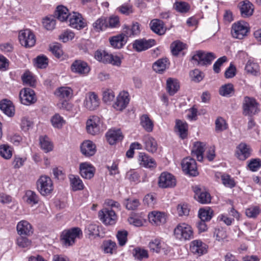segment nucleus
Listing matches in <instances>:
<instances>
[{
	"instance_id": "44",
	"label": "nucleus",
	"mask_w": 261,
	"mask_h": 261,
	"mask_svg": "<svg viewBox=\"0 0 261 261\" xmlns=\"http://www.w3.org/2000/svg\"><path fill=\"white\" fill-rule=\"evenodd\" d=\"M214 212L210 207L200 208L199 210L198 215L200 220L205 221H210L213 216Z\"/></svg>"
},
{
	"instance_id": "56",
	"label": "nucleus",
	"mask_w": 261,
	"mask_h": 261,
	"mask_svg": "<svg viewBox=\"0 0 261 261\" xmlns=\"http://www.w3.org/2000/svg\"><path fill=\"white\" fill-rule=\"evenodd\" d=\"M245 70L248 73L256 75L259 71V67L257 64L248 61L246 65Z\"/></svg>"
},
{
	"instance_id": "37",
	"label": "nucleus",
	"mask_w": 261,
	"mask_h": 261,
	"mask_svg": "<svg viewBox=\"0 0 261 261\" xmlns=\"http://www.w3.org/2000/svg\"><path fill=\"white\" fill-rule=\"evenodd\" d=\"M70 186L74 191H80L84 189V185L78 176L71 174L69 176Z\"/></svg>"
},
{
	"instance_id": "57",
	"label": "nucleus",
	"mask_w": 261,
	"mask_h": 261,
	"mask_svg": "<svg viewBox=\"0 0 261 261\" xmlns=\"http://www.w3.org/2000/svg\"><path fill=\"white\" fill-rule=\"evenodd\" d=\"M115 97V93L112 89H107L103 90L102 92V100L104 102H111L114 99Z\"/></svg>"
},
{
	"instance_id": "27",
	"label": "nucleus",
	"mask_w": 261,
	"mask_h": 261,
	"mask_svg": "<svg viewBox=\"0 0 261 261\" xmlns=\"http://www.w3.org/2000/svg\"><path fill=\"white\" fill-rule=\"evenodd\" d=\"M18 234L20 236H30L33 233V229L31 224L26 220L19 222L16 227Z\"/></svg>"
},
{
	"instance_id": "4",
	"label": "nucleus",
	"mask_w": 261,
	"mask_h": 261,
	"mask_svg": "<svg viewBox=\"0 0 261 261\" xmlns=\"http://www.w3.org/2000/svg\"><path fill=\"white\" fill-rule=\"evenodd\" d=\"M82 236V231L79 227H73L65 230L62 232L61 237L63 243L66 246L72 245L75 243V240Z\"/></svg>"
},
{
	"instance_id": "10",
	"label": "nucleus",
	"mask_w": 261,
	"mask_h": 261,
	"mask_svg": "<svg viewBox=\"0 0 261 261\" xmlns=\"http://www.w3.org/2000/svg\"><path fill=\"white\" fill-rule=\"evenodd\" d=\"M70 70L74 73L81 76H86L90 72V68L86 62L76 60L71 64Z\"/></svg>"
},
{
	"instance_id": "50",
	"label": "nucleus",
	"mask_w": 261,
	"mask_h": 261,
	"mask_svg": "<svg viewBox=\"0 0 261 261\" xmlns=\"http://www.w3.org/2000/svg\"><path fill=\"white\" fill-rule=\"evenodd\" d=\"M186 45L179 41H175L171 44L172 53L174 56L178 55L179 53L184 49Z\"/></svg>"
},
{
	"instance_id": "23",
	"label": "nucleus",
	"mask_w": 261,
	"mask_h": 261,
	"mask_svg": "<svg viewBox=\"0 0 261 261\" xmlns=\"http://www.w3.org/2000/svg\"><path fill=\"white\" fill-rule=\"evenodd\" d=\"M149 247L151 251L156 253H160L163 251L165 253H167L169 251L167 245L159 239H155L151 241L149 244Z\"/></svg>"
},
{
	"instance_id": "58",
	"label": "nucleus",
	"mask_w": 261,
	"mask_h": 261,
	"mask_svg": "<svg viewBox=\"0 0 261 261\" xmlns=\"http://www.w3.org/2000/svg\"><path fill=\"white\" fill-rule=\"evenodd\" d=\"M126 208L129 210H136L140 204L138 199L128 198L124 202Z\"/></svg>"
},
{
	"instance_id": "34",
	"label": "nucleus",
	"mask_w": 261,
	"mask_h": 261,
	"mask_svg": "<svg viewBox=\"0 0 261 261\" xmlns=\"http://www.w3.org/2000/svg\"><path fill=\"white\" fill-rule=\"evenodd\" d=\"M55 94L61 100L69 99L72 97L73 91L69 87H62L58 88Z\"/></svg>"
},
{
	"instance_id": "48",
	"label": "nucleus",
	"mask_w": 261,
	"mask_h": 261,
	"mask_svg": "<svg viewBox=\"0 0 261 261\" xmlns=\"http://www.w3.org/2000/svg\"><path fill=\"white\" fill-rule=\"evenodd\" d=\"M40 144L41 148L45 152H48L53 150V145L49 138L46 136L40 138Z\"/></svg>"
},
{
	"instance_id": "7",
	"label": "nucleus",
	"mask_w": 261,
	"mask_h": 261,
	"mask_svg": "<svg viewBox=\"0 0 261 261\" xmlns=\"http://www.w3.org/2000/svg\"><path fill=\"white\" fill-rule=\"evenodd\" d=\"M18 38L21 45L26 48L33 47L36 43L35 36L29 29L20 31L19 33Z\"/></svg>"
},
{
	"instance_id": "19",
	"label": "nucleus",
	"mask_w": 261,
	"mask_h": 261,
	"mask_svg": "<svg viewBox=\"0 0 261 261\" xmlns=\"http://www.w3.org/2000/svg\"><path fill=\"white\" fill-rule=\"evenodd\" d=\"M194 198L199 202L202 204H207L211 202V196L205 189L195 186L194 188Z\"/></svg>"
},
{
	"instance_id": "9",
	"label": "nucleus",
	"mask_w": 261,
	"mask_h": 261,
	"mask_svg": "<svg viewBox=\"0 0 261 261\" xmlns=\"http://www.w3.org/2000/svg\"><path fill=\"white\" fill-rule=\"evenodd\" d=\"M249 31L248 24L244 21L234 23L231 27V33L233 37L242 39Z\"/></svg>"
},
{
	"instance_id": "36",
	"label": "nucleus",
	"mask_w": 261,
	"mask_h": 261,
	"mask_svg": "<svg viewBox=\"0 0 261 261\" xmlns=\"http://www.w3.org/2000/svg\"><path fill=\"white\" fill-rule=\"evenodd\" d=\"M169 65V62L167 58H162L158 60L153 64L152 68L158 73H162Z\"/></svg>"
},
{
	"instance_id": "14",
	"label": "nucleus",
	"mask_w": 261,
	"mask_h": 261,
	"mask_svg": "<svg viewBox=\"0 0 261 261\" xmlns=\"http://www.w3.org/2000/svg\"><path fill=\"white\" fill-rule=\"evenodd\" d=\"M176 181L174 176L166 172L162 173L158 180L159 186L162 188H172L176 185Z\"/></svg>"
},
{
	"instance_id": "60",
	"label": "nucleus",
	"mask_w": 261,
	"mask_h": 261,
	"mask_svg": "<svg viewBox=\"0 0 261 261\" xmlns=\"http://www.w3.org/2000/svg\"><path fill=\"white\" fill-rule=\"evenodd\" d=\"M128 232L126 230H119L117 232L116 237L118 241L119 245L123 246L125 245L127 241Z\"/></svg>"
},
{
	"instance_id": "43",
	"label": "nucleus",
	"mask_w": 261,
	"mask_h": 261,
	"mask_svg": "<svg viewBox=\"0 0 261 261\" xmlns=\"http://www.w3.org/2000/svg\"><path fill=\"white\" fill-rule=\"evenodd\" d=\"M177 133L179 137L184 139L186 138L188 135V124L181 120H176V125Z\"/></svg>"
},
{
	"instance_id": "52",
	"label": "nucleus",
	"mask_w": 261,
	"mask_h": 261,
	"mask_svg": "<svg viewBox=\"0 0 261 261\" xmlns=\"http://www.w3.org/2000/svg\"><path fill=\"white\" fill-rule=\"evenodd\" d=\"M133 255L135 258L141 260L144 258H148V251L143 248L137 247L133 250Z\"/></svg>"
},
{
	"instance_id": "20",
	"label": "nucleus",
	"mask_w": 261,
	"mask_h": 261,
	"mask_svg": "<svg viewBox=\"0 0 261 261\" xmlns=\"http://www.w3.org/2000/svg\"><path fill=\"white\" fill-rule=\"evenodd\" d=\"M80 171L82 177L90 179L94 176L95 169L90 163L84 162L80 164Z\"/></svg>"
},
{
	"instance_id": "6",
	"label": "nucleus",
	"mask_w": 261,
	"mask_h": 261,
	"mask_svg": "<svg viewBox=\"0 0 261 261\" xmlns=\"http://www.w3.org/2000/svg\"><path fill=\"white\" fill-rule=\"evenodd\" d=\"M216 57L212 53H205L202 51H197L192 58L193 63L198 65H206L211 64Z\"/></svg>"
},
{
	"instance_id": "21",
	"label": "nucleus",
	"mask_w": 261,
	"mask_h": 261,
	"mask_svg": "<svg viewBox=\"0 0 261 261\" xmlns=\"http://www.w3.org/2000/svg\"><path fill=\"white\" fill-rule=\"evenodd\" d=\"M154 39L146 40L145 39L136 40L133 43V48L137 51L146 50L155 45Z\"/></svg>"
},
{
	"instance_id": "30",
	"label": "nucleus",
	"mask_w": 261,
	"mask_h": 261,
	"mask_svg": "<svg viewBox=\"0 0 261 261\" xmlns=\"http://www.w3.org/2000/svg\"><path fill=\"white\" fill-rule=\"evenodd\" d=\"M151 30L155 33L162 35L165 33L166 29L164 27L163 21L158 19H154L150 23Z\"/></svg>"
},
{
	"instance_id": "47",
	"label": "nucleus",
	"mask_w": 261,
	"mask_h": 261,
	"mask_svg": "<svg viewBox=\"0 0 261 261\" xmlns=\"http://www.w3.org/2000/svg\"><path fill=\"white\" fill-rule=\"evenodd\" d=\"M13 149L7 144L0 145V155L5 159L9 160L12 156Z\"/></svg>"
},
{
	"instance_id": "5",
	"label": "nucleus",
	"mask_w": 261,
	"mask_h": 261,
	"mask_svg": "<svg viewBox=\"0 0 261 261\" xmlns=\"http://www.w3.org/2000/svg\"><path fill=\"white\" fill-rule=\"evenodd\" d=\"M87 132L92 135H95L103 130L102 122L101 119L96 116L89 117L86 122Z\"/></svg>"
},
{
	"instance_id": "59",
	"label": "nucleus",
	"mask_w": 261,
	"mask_h": 261,
	"mask_svg": "<svg viewBox=\"0 0 261 261\" xmlns=\"http://www.w3.org/2000/svg\"><path fill=\"white\" fill-rule=\"evenodd\" d=\"M156 198L155 195L153 193L147 194L143 199L144 204L149 207H153L156 203Z\"/></svg>"
},
{
	"instance_id": "64",
	"label": "nucleus",
	"mask_w": 261,
	"mask_h": 261,
	"mask_svg": "<svg viewBox=\"0 0 261 261\" xmlns=\"http://www.w3.org/2000/svg\"><path fill=\"white\" fill-rule=\"evenodd\" d=\"M233 91V86L231 84L222 86L219 90V94L223 96H227Z\"/></svg>"
},
{
	"instance_id": "42",
	"label": "nucleus",
	"mask_w": 261,
	"mask_h": 261,
	"mask_svg": "<svg viewBox=\"0 0 261 261\" xmlns=\"http://www.w3.org/2000/svg\"><path fill=\"white\" fill-rule=\"evenodd\" d=\"M94 30L97 32H100L108 28L107 19L105 17H101L98 18L92 24Z\"/></svg>"
},
{
	"instance_id": "41",
	"label": "nucleus",
	"mask_w": 261,
	"mask_h": 261,
	"mask_svg": "<svg viewBox=\"0 0 261 261\" xmlns=\"http://www.w3.org/2000/svg\"><path fill=\"white\" fill-rule=\"evenodd\" d=\"M56 15L58 20L63 22L67 21L70 13H69V10L66 7L63 6H59L57 8Z\"/></svg>"
},
{
	"instance_id": "61",
	"label": "nucleus",
	"mask_w": 261,
	"mask_h": 261,
	"mask_svg": "<svg viewBox=\"0 0 261 261\" xmlns=\"http://www.w3.org/2000/svg\"><path fill=\"white\" fill-rule=\"evenodd\" d=\"M248 167L253 172L257 171L261 167L260 159L258 158L251 159L248 162Z\"/></svg>"
},
{
	"instance_id": "29",
	"label": "nucleus",
	"mask_w": 261,
	"mask_h": 261,
	"mask_svg": "<svg viewBox=\"0 0 261 261\" xmlns=\"http://www.w3.org/2000/svg\"><path fill=\"white\" fill-rule=\"evenodd\" d=\"M241 14L243 17H248L251 16L254 11V7L249 1H244L240 4Z\"/></svg>"
},
{
	"instance_id": "49",
	"label": "nucleus",
	"mask_w": 261,
	"mask_h": 261,
	"mask_svg": "<svg viewBox=\"0 0 261 261\" xmlns=\"http://www.w3.org/2000/svg\"><path fill=\"white\" fill-rule=\"evenodd\" d=\"M173 8L178 12L186 13L190 9V5L186 2L176 1L173 5Z\"/></svg>"
},
{
	"instance_id": "51",
	"label": "nucleus",
	"mask_w": 261,
	"mask_h": 261,
	"mask_svg": "<svg viewBox=\"0 0 261 261\" xmlns=\"http://www.w3.org/2000/svg\"><path fill=\"white\" fill-rule=\"evenodd\" d=\"M261 213V208L258 206H252L246 210V215L250 218H255Z\"/></svg>"
},
{
	"instance_id": "2",
	"label": "nucleus",
	"mask_w": 261,
	"mask_h": 261,
	"mask_svg": "<svg viewBox=\"0 0 261 261\" xmlns=\"http://www.w3.org/2000/svg\"><path fill=\"white\" fill-rule=\"evenodd\" d=\"M38 191L43 196L50 194L54 190V186L51 178L46 175H42L36 181Z\"/></svg>"
},
{
	"instance_id": "12",
	"label": "nucleus",
	"mask_w": 261,
	"mask_h": 261,
	"mask_svg": "<svg viewBox=\"0 0 261 261\" xmlns=\"http://www.w3.org/2000/svg\"><path fill=\"white\" fill-rule=\"evenodd\" d=\"M243 108L244 115H253L258 111V103L254 98L246 96L244 99Z\"/></svg>"
},
{
	"instance_id": "16",
	"label": "nucleus",
	"mask_w": 261,
	"mask_h": 261,
	"mask_svg": "<svg viewBox=\"0 0 261 261\" xmlns=\"http://www.w3.org/2000/svg\"><path fill=\"white\" fill-rule=\"evenodd\" d=\"M69 25L73 28L77 30L83 29L86 26V22L82 15L77 12H73L70 13L68 18Z\"/></svg>"
},
{
	"instance_id": "25",
	"label": "nucleus",
	"mask_w": 261,
	"mask_h": 261,
	"mask_svg": "<svg viewBox=\"0 0 261 261\" xmlns=\"http://www.w3.org/2000/svg\"><path fill=\"white\" fill-rule=\"evenodd\" d=\"M140 165L147 168H154L156 166L155 161L145 152H140L138 155Z\"/></svg>"
},
{
	"instance_id": "62",
	"label": "nucleus",
	"mask_w": 261,
	"mask_h": 261,
	"mask_svg": "<svg viewBox=\"0 0 261 261\" xmlns=\"http://www.w3.org/2000/svg\"><path fill=\"white\" fill-rule=\"evenodd\" d=\"M31 241L25 237L20 236L17 238L16 244L21 248H29L31 245Z\"/></svg>"
},
{
	"instance_id": "35",
	"label": "nucleus",
	"mask_w": 261,
	"mask_h": 261,
	"mask_svg": "<svg viewBox=\"0 0 261 261\" xmlns=\"http://www.w3.org/2000/svg\"><path fill=\"white\" fill-rule=\"evenodd\" d=\"M140 125L148 133L152 132L154 124L152 120L150 119L147 114L142 115L140 118Z\"/></svg>"
},
{
	"instance_id": "40",
	"label": "nucleus",
	"mask_w": 261,
	"mask_h": 261,
	"mask_svg": "<svg viewBox=\"0 0 261 261\" xmlns=\"http://www.w3.org/2000/svg\"><path fill=\"white\" fill-rule=\"evenodd\" d=\"M205 144L203 143L197 142L194 143L192 153L196 155L197 159L199 161H202L203 160V153L204 151Z\"/></svg>"
},
{
	"instance_id": "11",
	"label": "nucleus",
	"mask_w": 261,
	"mask_h": 261,
	"mask_svg": "<svg viewBox=\"0 0 261 261\" xmlns=\"http://www.w3.org/2000/svg\"><path fill=\"white\" fill-rule=\"evenodd\" d=\"M21 102L27 106L34 103L37 101L35 92L29 88L22 89L19 93Z\"/></svg>"
},
{
	"instance_id": "15",
	"label": "nucleus",
	"mask_w": 261,
	"mask_h": 261,
	"mask_svg": "<svg viewBox=\"0 0 261 261\" xmlns=\"http://www.w3.org/2000/svg\"><path fill=\"white\" fill-rule=\"evenodd\" d=\"M181 167L183 171L190 175L195 176L198 174L196 161L191 158L184 159L181 162Z\"/></svg>"
},
{
	"instance_id": "18",
	"label": "nucleus",
	"mask_w": 261,
	"mask_h": 261,
	"mask_svg": "<svg viewBox=\"0 0 261 261\" xmlns=\"http://www.w3.org/2000/svg\"><path fill=\"white\" fill-rule=\"evenodd\" d=\"M190 249L194 254L201 256L207 251V246L201 240H195L190 243Z\"/></svg>"
},
{
	"instance_id": "33",
	"label": "nucleus",
	"mask_w": 261,
	"mask_h": 261,
	"mask_svg": "<svg viewBox=\"0 0 261 261\" xmlns=\"http://www.w3.org/2000/svg\"><path fill=\"white\" fill-rule=\"evenodd\" d=\"M145 149L148 152L154 153L158 149L156 140L150 136H145L143 139Z\"/></svg>"
},
{
	"instance_id": "31",
	"label": "nucleus",
	"mask_w": 261,
	"mask_h": 261,
	"mask_svg": "<svg viewBox=\"0 0 261 261\" xmlns=\"http://www.w3.org/2000/svg\"><path fill=\"white\" fill-rule=\"evenodd\" d=\"M111 45L115 48H121L126 43V39L124 38V33H121L109 38Z\"/></svg>"
},
{
	"instance_id": "28",
	"label": "nucleus",
	"mask_w": 261,
	"mask_h": 261,
	"mask_svg": "<svg viewBox=\"0 0 261 261\" xmlns=\"http://www.w3.org/2000/svg\"><path fill=\"white\" fill-rule=\"evenodd\" d=\"M106 136L108 142L111 145L115 144L117 141H121L123 138L119 129L109 130L107 133Z\"/></svg>"
},
{
	"instance_id": "32",
	"label": "nucleus",
	"mask_w": 261,
	"mask_h": 261,
	"mask_svg": "<svg viewBox=\"0 0 261 261\" xmlns=\"http://www.w3.org/2000/svg\"><path fill=\"white\" fill-rule=\"evenodd\" d=\"M0 109L8 116L12 117L14 115V107L10 100H2L0 102Z\"/></svg>"
},
{
	"instance_id": "13",
	"label": "nucleus",
	"mask_w": 261,
	"mask_h": 261,
	"mask_svg": "<svg viewBox=\"0 0 261 261\" xmlns=\"http://www.w3.org/2000/svg\"><path fill=\"white\" fill-rule=\"evenodd\" d=\"M100 105V99L98 95L93 92H88L84 101V106L87 110L93 111L98 108Z\"/></svg>"
},
{
	"instance_id": "17",
	"label": "nucleus",
	"mask_w": 261,
	"mask_h": 261,
	"mask_svg": "<svg viewBox=\"0 0 261 261\" xmlns=\"http://www.w3.org/2000/svg\"><path fill=\"white\" fill-rule=\"evenodd\" d=\"M129 102V95L125 91L120 92L117 96L116 101L113 105L114 109L118 111H122L127 106Z\"/></svg>"
},
{
	"instance_id": "53",
	"label": "nucleus",
	"mask_w": 261,
	"mask_h": 261,
	"mask_svg": "<svg viewBox=\"0 0 261 261\" xmlns=\"http://www.w3.org/2000/svg\"><path fill=\"white\" fill-rule=\"evenodd\" d=\"M22 80L24 84L31 87H34L36 85V80L35 77L30 72H25L23 73L22 77Z\"/></svg>"
},
{
	"instance_id": "38",
	"label": "nucleus",
	"mask_w": 261,
	"mask_h": 261,
	"mask_svg": "<svg viewBox=\"0 0 261 261\" xmlns=\"http://www.w3.org/2000/svg\"><path fill=\"white\" fill-rule=\"evenodd\" d=\"M24 198L25 202L32 206L38 204L40 200L39 196L32 190H27L25 192Z\"/></svg>"
},
{
	"instance_id": "8",
	"label": "nucleus",
	"mask_w": 261,
	"mask_h": 261,
	"mask_svg": "<svg viewBox=\"0 0 261 261\" xmlns=\"http://www.w3.org/2000/svg\"><path fill=\"white\" fill-rule=\"evenodd\" d=\"M98 217L100 221L106 225H113L116 223L117 220L115 211L107 207L99 212Z\"/></svg>"
},
{
	"instance_id": "26",
	"label": "nucleus",
	"mask_w": 261,
	"mask_h": 261,
	"mask_svg": "<svg viewBox=\"0 0 261 261\" xmlns=\"http://www.w3.org/2000/svg\"><path fill=\"white\" fill-rule=\"evenodd\" d=\"M237 157L242 161H244L251 155V149L245 143H241L237 148Z\"/></svg>"
},
{
	"instance_id": "3",
	"label": "nucleus",
	"mask_w": 261,
	"mask_h": 261,
	"mask_svg": "<svg viewBox=\"0 0 261 261\" xmlns=\"http://www.w3.org/2000/svg\"><path fill=\"white\" fill-rule=\"evenodd\" d=\"M95 58L99 61L111 64L114 66H120L121 64V60L119 57L109 54L105 51H96L95 53Z\"/></svg>"
},
{
	"instance_id": "22",
	"label": "nucleus",
	"mask_w": 261,
	"mask_h": 261,
	"mask_svg": "<svg viewBox=\"0 0 261 261\" xmlns=\"http://www.w3.org/2000/svg\"><path fill=\"white\" fill-rule=\"evenodd\" d=\"M80 148L82 153L87 157L93 156L96 151L95 144L90 140L84 141L81 144Z\"/></svg>"
},
{
	"instance_id": "24",
	"label": "nucleus",
	"mask_w": 261,
	"mask_h": 261,
	"mask_svg": "<svg viewBox=\"0 0 261 261\" xmlns=\"http://www.w3.org/2000/svg\"><path fill=\"white\" fill-rule=\"evenodd\" d=\"M149 222L155 225H160L166 222V217L164 213L153 211L148 215Z\"/></svg>"
},
{
	"instance_id": "45",
	"label": "nucleus",
	"mask_w": 261,
	"mask_h": 261,
	"mask_svg": "<svg viewBox=\"0 0 261 261\" xmlns=\"http://www.w3.org/2000/svg\"><path fill=\"white\" fill-rule=\"evenodd\" d=\"M50 121L54 128L59 129L61 128L66 123L64 118L58 113L51 117Z\"/></svg>"
},
{
	"instance_id": "46",
	"label": "nucleus",
	"mask_w": 261,
	"mask_h": 261,
	"mask_svg": "<svg viewBox=\"0 0 261 261\" xmlns=\"http://www.w3.org/2000/svg\"><path fill=\"white\" fill-rule=\"evenodd\" d=\"M102 247L105 253L112 254L116 252L117 245L115 242L109 240L103 242Z\"/></svg>"
},
{
	"instance_id": "1",
	"label": "nucleus",
	"mask_w": 261,
	"mask_h": 261,
	"mask_svg": "<svg viewBox=\"0 0 261 261\" xmlns=\"http://www.w3.org/2000/svg\"><path fill=\"white\" fill-rule=\"evenodd\" d=\"M174 236L180 241L190 240L194 237L193 230L190 225L185 223H181L174 228Z\"/></svg>"
},
{
	"instance_id": "39",
	"label": "nucleus",
	"mask_w": 261,
	"mask_h": 261,
	"mask_svg": "<svg viewBox=\"0 0 261 261\" xmlns=\"http://www.w3.org/2000/svg\"><path fill=\"white\" fill-rule=\"evenodd\" d=\"M167 90L170 95H174L179 89V84L176 79L168 78L166 82Z\"/></svg>"
},
{
	"instance_id": "63",
	"label": "nucleus",
	"mask_w": 261,
	"mask_h": 261,
	"mask_svg": "<svg viewBox=\"0 0 261 261\" xmlns=\"http://www.w3.org/2000/svg\"><path fill=\"white\" fill-rule=\"evenodd\" d=\"M221 180L223 184L226 187L232 188L236 186V183L233 179L228 174L222 175Z\"/></svg>"
},
{
	"instance_id": "55",
	"label": "nucleus",
	"mask_w": 261,
	"mask_h": 261,
	"mask_svg": "<svg viewBox=\"0 0 261 261\" xmlns=\"http://www.w3.org/2000/svg\"><path fill=\"white\" fill-rule=\"evenodd\" d=\"M50 50L52 54L58 59H63V51L61 44L55 43L50 46Z\"/></svg>"
},
{
	"instance_id": "54",
	"label": "nucleus",
	"mask_w": 261,
	"mask_h": 261,
	"mask_svg": "<svg viewBox=\"0 0 261 261\" xmlns=\"http://www.w3.org/2000/svg\"><path fill=\"white\" fill-rule=\"evenodd\" d=\"M42 23L47 30H52L55 28L56 20L52 16H47L43 19Z\"/></svg>"
}]
</instances>
